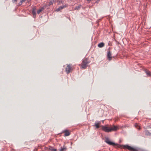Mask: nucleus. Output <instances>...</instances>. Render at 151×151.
<instances>
[{
    "mask_svg": "<svg viewBox=\"0 0 151 151\" xmlns=\"http://www.w3.org/2000/svg\"><path fill=\"white\" fill-rule=\"evenodd\" d=\"M81 5H80L77 6H76L75 8L74 9L76 10H79L81 8Z\"/></svg>",
    "mask_w": 151,
    "mask_h": 151,
    "instance_id": "16",
    "label": "nucleus"
},
{
    "mask_svg": "<svg viewBox=\"0 0 151 151\" xmlns=\"http://www.w3.org/2000/svg\"><path fill=\"white\" fill-rule=\"evenodd\" d=\"M107 56L108 59H109V60H110L112 58V57H111V52L109 51L107 52Z\"/></svg>",
    "mask_w": 151,
    "mask_h": 151,
    "instance_id": "7",
    "label": "nucleus"
},
{
    "mask_svg": "<svg viewBox=\"0 0 151 151\" xmlns=\"http://www.w3.org/2000/svg\"><path fill=\"white\" fill-rule=\"evenodd\" d=\"M71 66V65L69 64L67 65V67L66 68L65 71L67 74L69 73L72 69Z\"/></svg>",
    "mask_w": 151,
    "mask_h": 151,
    "instance_id": "4",
    "label": "nucleus"
},
{
    "mask_svg": "<svg viewBox=\"0 0 151 151\" xmlns=\"http://www.w3.org/2000/svg\"><path fill=\"white\" fill-rule=\"evenodd\" d=\"M104 43L103 42L99 43L98 45V46L100 48L104 46Z\"/></svg>",
    "mask_w": 151,
    "mask_h": 151,
    "instance_id": "12",
    "label": "nucleus"
},
{
    "mask_svg": "<svg viewBox=\"0 0 151 151\" xmlns=\"http://www.w3.org/2000/svg\"><path fill=\"white\" fill-rule=\"evenodd\" d=\"M145 73L148 76H151V73L149 71H145Z\"/></svg>",
    "mask_w": 151,
    "mask_h": 151,
    "instance_id": "13",
    "label": "nucleus"
},
{
    "mask_svg": "<svg viewBox=\"0 0 151 151\" xmlns=\"http://www.w3.org/2000/svg\"><path fill=\"white\" fill-rule=\"evenodd\" d=\"M111 129V132L112 131H116L117 129L118 128V127L114 125H113L112 127H111L110 128Z\"/></svg>",
    "mask_w": 151,
    "mask_h": 151,
    "instance_id": "10",
    "label": "nucleus"
},
{
    "mask_svg": "<svg viewBox=\"0 0 151 151\" xmlns=\"http://www.w3.org/2000/svg\"><path fill=\"white\" fill-rule=\"evenodd\" d=\"M41 11V10L40 9H39L37 11V13L38 14H39Z\"/></svg>",
    "mask_w": 151,
    "mask_h": 151,
    "instance_id": "17",
    "label": "nucleus"
},
{
    "mask_svg": "<svg viewBox=\"0 0 151 151\" xmlns=\"http://www.w3.org/2000/svg\"><path fill=\"white\" fill-rule=\"evenodd\" d=\"M22 2L21 1H20L19 3L18 4V5L20 6L21 5H22Z\"/></svg>",
    "mask_w": 151,
    "mask_h": 151,
    "instance_id": "20",
    "label": "nucleus"
},
{
    "mask_svg": "<svg viewBox=\"0 0 151 151\" xmlns=\"http://www.w3.org/2000/svg\"><path fill=\"white\" fill-rule=\"evenodd\" d=\"M54 1V0H51L49 3L47 5L48 6H50L53 3Z\"/></svg>",
    "mask_w": 151,
    "mask_h": 151,
    "instance_id": "15",
    "label": "nucleus"
},
{
    "mask_svg": "<svg viewBox=\"0 0 151 151\" xmlns=\"http://www.w3.org/2000/svg\"><path fill=\"white\" fill-rule=\"evenodd\" d=\"M67 150V148L64 145L62 147H61L59 149V151H66Z\"/></svg>",
    "mask_w": 151,
    "mask_h": 151,
    "instance_id": "6",
    "label": "nucleus"
},
{
    "mask_svg": "<svg viewBox=\"0 0 151 151\" xmlns=\"http://www.w3.org/2000/svg\"><path fill=\"white\" fill-rule=\"evenodd\" d=\"M105 142L108 145L115 147L116 148H120L121 147H123L124 148H126L131 151H139V149L138 148L136 147L135 148H134L127 145H122L118 144L117 143H116L115 142L110 141L108 137L105 138Z\"/></svg>",
    "mask_w": 151,
    "mask_h": 151,
    "instance_id": "1",
    "label": "nucleus"
},
{
    "mask_svg": "<svg viewBox=\"0 0 151 151\" xmlns=\"http://www.w3.org/2000/svg\"><path fill=\"white\" fill-rule=\"evenodd\" d=\"M100 1V0H96V1H95V3L98 4L99 2Z\"/></svg>",
    "mask_w": 151,
    "mask_h": 151,
    "instance_id": "19",
    "label": "nucleus"
},
{
    "mask_svg": "<svg viewBox=\"0 0 151 151\" xmlns=\"http://www.w3.org/2000/svg\"><path fill=\"white\" fill-rule=\"evenodd\" d=\"M17 0H12V2L13 3H15L17 2Z\"/></svg>",
    "mask_w": 151,
    "mask_h": 151,
    "instance_id": "21",
    "label": "nucleus"
},
{
    "mask_svg": "<svg viewBox=\"0 0 151 151\" xmlns=\"http://www.w3.org/2000/svg\"><path fill=\"white\" fill-rule=\"evenodd\" d=\"M45 6H44L42 7L40 9L41 10V11H42V10H44L45 9Z\"/></svg>",
    "mask_w": 151,
    "mask_h": 151,
    "instance_id": "18",
    "label": "nucleus"
},
{
    "mask_svg": "<svg viewBox=\"0 0 151 151\" xmlns=\"http://www.w3.org/2000/svg\"><path fill=\"white\" fill-rule=\"evenodd\" d=\"M102 129L103 131L106 132H111V128L106 126H101Z\"/></svg>",
    "mask_w": 151,
    "mask_h": 151,
    "instance_id": "3",
    "label": "nucleus"
},
{
    "mask_svg": "<svg viewBox=\"0 0 151 151\" xmlns=\"http://www.w3.org/2000/svg\"><path fill=\"white\" fill-rule=\"evenodd\" d=\"M26 0H21V1L23 3L25 2Z\"/></svg>",
    "mask_w": 151,
    "mask_h": 151,
    "instance_id": "22",
    "label": "nucleus"
},
{
    "mask_svg": "<svg viewBox=\"0 0 151 151\" xmlns=\"http://www.w3.org/2000/svg\"><path fill=\"white\" fill-rule=\"evenodd\" d=\"M63 132L65 133L64 136H68L70 135V133L68 130H65L63 131Z\"/></svg>",
    "mask_w": 151,
    "mask_h": 151,
    "instance_id": "9",
    "label": "nucleus"
},
{
    "mask_svg": "<svg viewBox=\"0 0 151 151\" xmlns=\"http://www.w3.org/2000/svg\"><path fill=\"white\" fill-rule=\"evenodd\" d=\"M100 124V122L99 121H96L95 123V126H96V128H98L99 127V125Z\"/></svg>",
    "mask_w": 151,
    "mask_h": 151,
    "instance_id": "11",
    "label": "nucleus"
},
{
    "mask_svg": "<svg viewBox=\"0 0 151 151\" xmlns=\"http://www.w3.org/2000/svg\"><path fill=\"white\" fill-rule=\"evenodd\" d=\"M66 7V6L65 5H63L60 6L59 7H58V8H57L55 11L57 12H58L60 10H61L63 9L65 7Z\"/></svg>",
    "mask_w": 151,
    "mask_h": 151,
    "instance_id": "8",
    "label": "nucleus"
},
{
    "mask_svg": "<svg viewBox=\"0 0 151 151\" xmlns=\"http://www.w3.org/2000/svg\"><path fill=\"white\" fill-rule=\"evenodd\" d=\"M36 9L35 7H33L32 10V12L33 15V17L35 18L36 17Z\"/></svg>",
    "mask_w": 151,
    "mask_h": 151,
    "instance_id": "5",
    "label": "nucleus"
},
{
    "mask_svg": "<svg viewBox=\"0 0 151 151\" xmlns=\"http://www.w3.org/2000/svg\"><path fill=\"white\" fill-rule=\"evenodd\" d=\"M90 62V61L88 60V58H86L85 59L83 60L81 65L82 68L83 69H86L88 66V64H89Z\"/></svg>",
    "mask_w": 151,
    "mask_h": 151,
    "instance_id": "2",
    "label": "nucleus"
},
{
    "mask_svg": "<svg viewBox=\"0 0 151 151\" xmlns=\"http://www.w3.org/2000/svg\"><path fill=\"white\" fill-rule=\"evenodd\" d=\"M49 150L51 151H56V149L53 148L52 147H49Z\"/></svg>",
    "mask_w": 151,
    "mask_h": 151,
    "instance_id": "14",
    "label": "nucleus"
}]
</instances>
